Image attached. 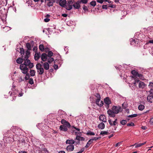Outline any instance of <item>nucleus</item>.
I'll use <instances>...</instances> for the list:
<instances>
[{"instance_id": "1", "label": "nucleus", "mask_w": 153, "mask_h": 153, "mask_svg": "<svg viewBox=\"0 0 153 153\" xmlns=\"http://www.w3.org/2000/svg\"><path fill=\"white\" fill-rule=\"evenodd\" d=\"M27 66L30 68H32L34 66L33 63L31 62L30 60L24 62L23 63L21 64L20 65V68L22 71L28 70Z\"/></svg>"}, {"instance_id": "2", "label": "nucleus", "mask_w": 153, "mask_h": 153, "mask_svg": "<svg viewBox=\"0 0 153 153\" xmlns=\"http://www.w3.org/2000/svg\"><path fill=\"white\" fill-rule=\"evenodd\" d=\"M25 56L23 55L22 56V58L19 57L16 60V62L19 64H22L23 61L25 62L26 61L29 60L28 59L30 55V53L28 51H26L25 52Z\"/></svg>"}, {"instance_id": "3", "label": "nucleus", "mask_w": 153, "mask_h": 153, "mask_svg": "<svg viewBox=\"0 0 153 153\" xmlns=\"http://www.w3.org/2000/svg\"><path fill=\"white\" fill-rule=\"evenodd\" d=\"M137 83L138 84L139 88L140 89H143L146 86V84H145L143 82L140 81L138 79H136L134 80L133 83L135 86H136Z\"/></svg>"}, {"instance_id": "4", "label": "nucleus", "mask_w": 153, "mask_h": 153, "mask_svg": "<svg viewBox=\"0 0 153 153\" xmlns=\"http://www.w3.org/2000/svg\"><path fill=\"white\" fill-rule=\"evenodd\" d=\"M42 65L40 63H38L36 65L37 73L39 75H42L44 72V69L42 67Z\"/></svg>"}, {"instance_id": "5", "label": "nucleus", "mask_w": 153, "mask_h": 153, "mask_svg": "<svg viewBox=\"0 0 153 153\" xmlns=\"http://www.w3.org/2000/svg\"><path fill=\"white\" fill-rule=\"evenodd\" d=\"M112 110L116 114L121 111L122 110V109L120 107L113 106L112 108Z\"/></svg>"}, {"instance_id": "6", "label": "nucleus", "mask_w": 153, "mask_h": 153, "mask_svg": "<svg viewBox=\"0 0 153 153\" xmlns=\"http://www.w3.org/2000/svg\"><path fill=\"white\" fill-rule=\"evenodd\" d=\"M107 113L109 117H115L116 114L112 110L110 109H108L107 111Z\"/></svg>"}, {"instance_id": "7", "label": "nucleus", "mask_w": 153, "mask_h": 153, "mask_svg": "<svg viewBox=\"0 0 153 153\" xmlns=\"http://www.w3.org/2000/svg\"><path fill=\"white\" fill-rule=\"evenodd\" d=\"M61 123L63 124V125H65L67 127L69 128L71 127V125L70 123L68 122L65 120L64 119H62L61 120Z\"/></svg>"}, {"instance_id": "8", "label": "nucleus", "mask_w": 153, "mask_h": 153, "mask_svg": "<svg viewBox=\"0 0 153 153\" xmlns=\"http://www.w3.org/2000/svg\"><path fill=\"white\" fill-rule=\"evenodd\" d=\"M117 119H116L115 120L113 121H112L111 119H109L108 120V122L111 126H115L118 124V123L117 122Z\"/></svg>"}, {"instance_id": "9", "label": "nucleus", "mask_w": 153, "mask_h": 153, "mask_svg": "<svg viewBox=\"0 0 153 153\" xmlns=\"http://www.w3.org/2000/svg\"><path fill=\"white\" fill-rule=\"evenodd\" d=\"M101 98L97 99L96 100L95 103L98 106L100 107H102L104 104L103 102L102 101H101L100 103H99L100 100Z\"/></svg>"}, {"instance_id": "10", "label": "nucleus", "mask_w": 153, "mask_h": 153, "mask_svg": "<svg viewBox=\"0 0 153 153\" xmlns=\"http://www.w3.org/2000/svg\"><path fill=\"white\" fill-rule=\"evenodd\" d=\"M131 73L133 75V76L131 77L132 78H134L135 80L136 79H136L138 73V72L137 71L135 70H133L131 71Z\"/></svg>"}, {"instance_id": "11", "label": "nucleus", "mask_w": 153, "mask_h": 153, "mask_svg": "<svg viewBox=\"0 0 153 153\" xmlns=\"http://www.w3.org/2000/svg\"><path fill=\"white\" fill-rule=\"evenodd\" d=\"M74 146L73 145H69L66 147V150L68 152L72 151L74 149Z\"/></svg>"}, {"instance_id": "12", "label": "nucleus", "mask_w": 153, "mask_h": 153, "mask_svg": "<svg viewBox=\"0 0 153 153\" xmlns=\"http://www.w3.org/2000/svg\"><path fill=\"white\" fill-rule=\"evenodd\" d=\"M41 59L43 61H46L48 59V56L47 54L43 53L41 56Z\"/></svg>"}, {"instance_id": "13", "label": "nucleus", "mask_w": 153, "mask_h": 153, "mask_svg": "<svg viewBox=\"0 0 153 153\" xmlns=\"http://www.w3.org/2000/svg\"><path fill=\"white\" fill-rule=\"evenodd\" d=\"M104 101L105 103L108 105V108L109 105L111 103L109 98L108 97H106L104 99Z\"/></svg>"}, {"instance_id": "14", "label": "nucleus", "mask_w": 153, "mask_h": 153, "mask_svg": "<svg viewBox=\"0 0 153 153\" xmlns=\"http://www.w3.org/2000/svg\"><path fill=\"white\" fill-rule=\"evenodd\" d=\"M59 129L61 131H66L68 130V128L65 125H61Z\"/></svg>"}, {"instance_id": "15", "label": "nucleus", "mask_w": 153, "mask_h": 153, "mask_svg": "<svg viewBox=\"0 0 153 153\" xmlns=\"http://www.w3.org/2000/svg\"><path fill=\"white\" fill-rule=\"evenodd\" d=\"M59 3V5L64 7L66 3V0H60Z\"/></svg>"}, {"instance_id": "16", "label": "nucleus", "mask_w": 153, "mask_h": 153, "mask_svg": "<svg viewBox=\"0 0 153 153\" xmlns=\"http://www.w3.org/2000/svg\"><path fill=\"white\" fill-rule=\"evenodd\" d=\"M80 2L79 1L73 4V6L76 9H79L80 7Z\"/></svg>"}, {"instance_id": "17", "label": "nucleus", "mask_w": 153, "mask_h": 153, "mask_svg": "<svg viewBox=\"0 0 153 153\" xmlns=\"http://www.w3.org/2000/svg\"><path fill=\"white\" fill-rule=\"evenodd\" d=\"M41 57V54L40 52L36 53L34 55V59L36 61L38 60Z\"/></svg>"}, {"instance_id": "18", "label": "nucleus", "mask_w": 153, "mask_h": 153, "mask_svg": "<svg viewBox=\"0 0 153 153\" xmlns=\"http://www.w3.org/2000/svg\"><path fill=\"white\" fill-rule=\"evenodd\" d=\"M105 116L103 115H101L99 117V119L100 120L102 121L105 122H106V119L105 118Z\"/></svg>"}, {"instance_id": "19", "label": "nucleus", "mask_w": 153, "mask_h": 153, "mask_svg": "<svg viewBox=\"0 0 153 153\" xmlns=\"http://www.w3.org/2000/svg\"><path fill=\"white\" fill-rule=\"evenodd\" d=\"M43 67L46 70H48L49 68V65L48 62H45L43 63Z\"/></svg>"}, {"instance_id": "20", "label": "nucleus", "mask_w": 153, "mask_h": 153, "mask_svg": "<svg viewBox=\"0 0 153 153\" xmlns=\"http://www.w3.org/2000/svg\"><path fill=\"white\" fill-rule=\"evenodd\" d=\"M75 143L74 141L73 140H67L66 141V144H69L73 145Z\"/></svg>"}, {"instance_id": "21", "label": "nucleus", "mask_w": 153, "mask_h": 153, "mask_svg": "<svg viewBox=\"0 0 153 153\" xmlns=\"http://www.w3.org/2000/svg\"><path fill=\"white\" fill-rule=\"evenodd\" d=\"M147 100L149 102L152 103L153 101V97L148 95L147 97Z\"/></svg>"}, {"instance_id": "22", "label": "nucleus", "mask_w": 153, "mask_h": 153, "mask_svg": "<svg viewBox=\"0 0 153 153\" xmlns=\"http://www.w3.org/2000/svg\"><path fill=\"white\" fill-rule=\"evenodd\" d=\"M55 2V0H51V1H49L47 3V5L50 7L53 5V4Z\"/></svg>"}, {"instance_id": "23", "label": "nucleus", "mask_w": 153, "mask_h": 153, "mask_svg": "<svg viewBox=\"0 0 153 153\" xmlns=\"http://www.w3.org/2000/svg\"><path fill=\"white\" fill-rule=\"evenodd\" d=\"M75 139L78 140V141H79L80 140H81V141L84 140L85 138L83 137H81L77 135V136H76V137Z\"/></svg>"}, {"instance_id": "24", "label": "nucleus", "mask_w": 153, "mask_h": 153, "mask_svg": "<svg viewBox=\"0 0 153 153\" xmlns=\"http://www.w3.org/2000/svg\"><path fill=\"white\" fill-rule=\"evenodd\" d=\"M98 126L99 128L101 129H102L105 128V125L102 122L98 125Z\"/></svg>"}, {"instance_id": "25", "label": "nucleus", "mask_w": 153, "mask_h": 153, "mask_svg": "<svg viewBox=\"0 0 153 153\" xmlns=\"http://www.w3.org/2000/svg\"><path fill=\"white\" fill-rule=\"evenodd\" d=\"M26 47L27 48V50L26 51H28L30 53L29 51L31 50V46L30 43H27L26 44Z\"/></svg>"}, {"instance_id": "26", "label": "nucleus", "mask_w": 153, "mask_h": 153, "mask_svg": "<svg viewBox=\"0 0 153 153\" xmlns=\"http://www.w3.org/2000/svg\"><path fill=\"white\" fill-rule=\"evenodd\" d=\"M30 76H33L35 75V71L33 70H30Z\"/></svg>"}, {"instance_id": "27", "label": "nucleus", "mask_w": 153, "mask_h": 153, "mask_svg": "<svg viewBox=\"0 0 153 153\" xmlns=\"http://www.w3.org/2000/svg\"><path fill=\"white\" fill-rule=\"evenodd\" d=\"M72 8V6L71 4H68L67 5H66V9L68 10H71Z\"/></svg>"}, {"instance_id": "28", "label": "nucleus", "mask_w": 153, "mask_h": 153, "mask_svg": "<svg viewBox=\"0 0 153 153\" xmlns=\"http://www.w3.org/2000/svg\"><path fill=\"white\" fill-rule=\"evenodd\" d=\"M39 48L41 51H43L45 49L44 46L43 45L41 44L39 45Z\"/></svg>"}, {"instance_id": "29", "label": "nucleus", "mask_w": 153, "mask_h": 153, "mask_svg": "<svg viewBox=\"0 0 153 153\" xmlns=\"http://www.w3.org/2000/svg\"><path fill=\"white\" fill-rule=\"evenodd\" d=\"M92 140L90 139L88 141V143H87V144L85 146V147L86 148H88L89 147V146L92 143Z\"/></svg>"}, {"instance_id": "30", "label": "nucleus", "mask_w": 153, "mask_h": 153, "mask_svg": "<svg viewBox=\"0 0 153 153\" xmlns=\"http://www.w3.org/2000/svg\"><path fill=\"white\" fill-rule=\"evenodd\" d=\"M145 108V106L142 104L140 105L138 107V108L139 110L140 111H142Z\"/></svg>"}, {"instance_id": "31", "label": "nucleus", "mask_w": 153, "mask_h": 153, "mask_svg": "<svg viewBox=\"0 0 153 153\" xmlns=\"http://www.w3.org/2000/svg\"><path fill=\"white\" fill-rule=\"evenodd\" d=\"M109 134V133L107 131H102L100 132V134L103 136L105 135H108Z\"/></svg>"}, {"instance_id": "32", "label": "nucleus", "mask_w": 153, "mask_h": 153, "mask_svg": "<svg viewBox=\"0 0 153 153\" xmlns=\"http://www.w3.org/2000/svg\"><path fill=\"white\" fill-rule=\"evenodd\" d=\"M53 55V53L51 51H50L48 52V54L47 55V56L49 57H51Z\"/></svg>"}, {"instance_id": "33", "label": "nucleus", "mask_w": 153, "mask_h": 153, "mask_svg": "<svg viewBox=\"0 0 153 153\" xmlns=\"http://www.w3.org/2000/svg\"><path fill=\"white\" fill-rule=\"evenodd\" d=\"M54 61V59L53 58L50 57L48 58V62L51 63Z\"/></svg>"}, {"instance_id": "34", "label": "nucleus", "mask_w": 153, "mask_h": 153, "mask_svg": "<svg viewBox=\"0 0 153 153\" xmlns=\"http://www.w3.org/2000/svg\"><path fill=\"white\" fill-rule=\"evenodd\" d=\"M90 4H91V5L93 7L95 6L96 5V1H91L90 3Z\"/></svg>"}, {"instance_id": "35", "label": "nucleus", "mask_w": 153, "mask_h": 153, "mask_svg": "<svg viewBox=\"0 0 153 153\" xmlns=\"http://www.w3.org/2000/svg\"><path fill=\"white\" fill-rule=\"evenodd\" d=\"M86 134L90 135H95V133L93 132L90 131L87 133Z\"/></svg>"}, {"instance_id": "36", "label": "nucleus", "mask_w": 153, "mask_h": 153, "mask_svg": "<svg viewBox=\"0 0 153 153\" xmlns=\"http://www.w3.org/2000/svg\"><path fill=\"white\" fill-rule=\"evenodd\" d=\"M20 53H21V55H24L25 52V51L23 48H20Z\"/></svg>"}, {"instance_id": "37", "label": "nucleus", "mask_w": 153, "mask_h": 153, "mask_svg": "<svg viewBox=\"0 0 153 153\" xmlns=\"http://www.w3.org/2000/svg\"><path fill=\"white\" fill-rule=\"evenodd\" d=\"M28 82L30 84L32 85L33 84L34 82L33 79L32 78H30Z\"/></svg>"}, {"instance_id": "38", "label": "nucleus", "mask_w": 153, "mask_h": 153, "mask_svg": "<svg viewBox=\"0 0 153 153\" xmlns=\"http://www.w3.org/2000/svg\"><path fill=\"white\" fill-rule=\"evenodd\" d=\"M137 114H132V115H128V117L132 118V117H137Z\"/></svg>"}, {"instance_id": "39", "label": "nucleus", "mask_w": 153, "mask_h": 153, "mask_svg": "<svg viewBox=\"0 0 153 153\" xmlns=\"http://www.w3.org/2000/svg\"><path fill=\"white\" fill-rule=\"evenodd\" d=\"M79 2H80V4H81V3H82L83 4H86L87 3L88 0H81L80 1H79Z\"/></svg>"}, {"instance_id": "40", "label": "nucleus", "mask_w": 153, "mask_h": 153, "mask_svg": "<svg viewBox=\"0 0 153 153\" xmlns=\"http://www.w3.org/2000/svg\"><path fill=\"white\" fill-rule=\"evenodd\" d=\"M120 123L122 125H124L126 123L127 121L126 120H123L121 121Z\"/></svg>"}, {"instance_id": "41", "label": "nucleus", "mask_w": 153, "mask_h": 153, "mask_svg": "<svg viewBox=\"0 0 153 153\" xmlns=\"http://www.w3.org/2000/svg\"><path fill=\"white\" fill-rule=\"evenodd\" d=\"M74 2V0H69L68 1V4H71V5H72H72H73V3Z\"/></svg>"}, {"instance_id": "42", "label": "nucleus", "mask_w": 153, "mask_h": 153, "mask_svg": "<svg viewBox=\"0 0 153 153\" xmlns=\"http://www.w3.org/2000/svg\"><path fill=\"white\" fill-rule=\"evenodd\" d=\"M26 76L25 77V79L26 80H27L29 79L30 76L29 74V73H27L26 74Z\"/></svg>"}, {"instance_id": "43", "label": "nucleus", "mask_w": 153, "mask_h": 153, "mask_svg": "<svg viewBox=\"0 0 153 153\" xmlns=\"http://www.w3.org/2000/svg\"><path fill=\"white\" fill-rule=\"evenodd\" d=\"M94 95L97 98V99L101 98L100 95L98 93H95Z\"/></svg>"}, {"instance_id": "44", "label": "nucleus", "mask_w": 153, "mask_h": 153, "mask_svg": "<svg viewBox=\"0 0 153 153\" xmlns=\"http://www.w3.org/2000/svg\"><path fill=\"white\" fill-rule=\"evenodd\" d=\"M150 96H152L153 97V90L152 89H151L150 91H149Z\"/></svg>"}, {"instance_id": "45", "label": "nucleus", "mask_w": 153, "mask_h": 153, "mask_svg": "<svg viewBox=\"0 0 153 153\" xmlns=\"http://www.w3.org/2000/svg\"><path fill=\"white\" fill-rule=\"evenodd\" d=\"M127 125L128 126H134V123L132 122H131V123H128L127 124Z\"/></svg>"}, {"instance_id": "46", "label": "nucleus", "mask_w": 153, "mask_h": 153, "mask_svg": "<svg viewBox=\"0 0 153 153\" xmlns=\"http://www.w3.org/2000/svg\"><path fill=\"white\" fill-rule=\"evenodd\" d=\"M37 49H38V48H37V47H34L33 48V51L36 53L37 52Z\"/></svg>"}, {"instance_id": "47", "label": "nucleus", "mask_w": 153, "mask_h": 153, "mask_svg": "<svg viewBox=\"0 0 153 153\" xmlns=\"http://www.w3.org/2000/svg\"><path fill=\"white\" fill-rule=\"evenodd\" d=\"M73 132L76 135V136L78 135V134H81L80 132L76 131H73Z\"/></svg>"}, {"instance_id": "48", "label": "nucleus", "mask_w": 153, "mask_h": 153, "mask_svg": "<svg viewBox=\"0 0 153 153\" xmlns=\"http://www.w3.org/2000/svg\"><path fill=\"white\" fill-rule=\"evenodd\" d=\"M24 79H23L22 77L20 76V77L19 79V82H21L22 81H24Z\"/></svg>"}, {"instance_id": "49", "label": "nucleus", "mask_w": 153, "mask_h": 153, "mask_svg": "<svg viewBox=\"0 0 153 153\" xmlns=\"http://www.w3.org/2000/svg\"><path fill=\"white\" fill-rule=\"evenodd\" d=\"M100 137H94L93 139H91V140H92V142H93V141L94 140H98L99 138H100Z\"/></svg>"}, {"instance_id": "50", "label": "nucleus", "mask_w": 153, "mask_h": 153, "mask_svg": "<svg viewBox=\"0 0 153 153\" xmlns=\"http://www.w3.org/2000/svg\"><path fill=\"white\" fill-rule=\"evenodd\" d=\"M108 7H111L112 8H114L115 7V6L113 4H108Z\"/></svg>"}, {"instance_id": "51", "label": "nucleus", "mask_w": 153, "mask_h": 153, "mask_svg": "<svg viewBox=\"0 0 153 153\" xmlns=\"http://www.w3.org/2000/svg\"><path fill=\"white\" fill-rule=\"evenodd\" d=\"M105 1V0H97V1L98 3H99L101 4H102L103 3V2Z\"/></svg>"}, {"instance_id": "52", "label": "nucleus", "mask_w": 153, "mask_h": 153, "mask_svg": "<svg viewBox=\"0 0 153 153\" xmlns=\"http://www.w3.org/2000/svg\"><path fill=\"white\" fill-rule=\"evenodd\" d=\"M53 67L56 70L58 69V66L57 65L54 64L53 65Z\"/></svg>"}, {"instance_id": "53", "label": "nucleus", "mask_w": 153, "mask_h": 153, "mask_svg": "<svg viewBox=\"0 0 153 153\" xmlns=\"http://www.w3.org/2000/svg\"><path fill=\"white\" fill-rule=\"evenodd\" d=\"M107 5H106L102 6V8L103 9H107Z\"/></svg>"}, {"instance_id": "54", "label": "nucleus", "mask_w": 153, "mask_h": 153, "mask_svg": "<svg viewBox=\"0 0 153 153\" xmlns=\"http://www.w3.org/2000/svg\"><path fill=\"white\" fill-rule=\"evenodd\" d=\"M122 107L123 108L125 109L127 107V105L124 103L122 104Z\"/></svg>"}, {"instance_id": "55", "label": "nucleus", "mask_w": 153, "mask_h": 153, "mask_svg": "<svg viewBox=\"0 0 153 153\" xmlns=\"http://www.w3.org/2000/svg\"><path fill=\"white\" fill-rule=\"evenodd\" d=\"M28 71V70L22 71V72L24 74H26L28 73H27Z\"/></svg>"}, {"instance_id": "56", "label": "nucleus", "mask_w": 153, "mask_h": 153, "mask_svg": "<svg viewBox=\"0 0 153 153\" xmlns=\"http://www.w3.org/2000/svg\"><path fill=\"white\" fill-rule=\"evenodd\" d=\"M84 148H83L81 149L80 151L77 152L76 153H82L84 151Z\"/></svg>"}, {"instance_id": "57", "label": "nucleus", "mask_w": 153, "mask_h": 153, "mask_svg": "<svg viewBox=\"0 0 153 153\" xmlns=\"http://www.w3.org/2000/svg\"><path fill=\"white\" fill-rule=\"evenodd\" d=\"M83 9L84 10H88L87 6L84 5L83 7Z\"/></svg>"}, {"instance_id": "58", "label": "nucleus", "mask_w": 153, "mask_h": 153, "mask_svg": "<svg viewBox=\"0 0 153 153\" xmlns=\"http://www.w3.org/2000/svg\"><path fill=\"white\" fill-rule=\"evenodd\" d=\"M50 20V19L48 18H46L44 19V21L46 22H48Z\"/></svg>"}, {"instance_id": "59", "label": "nucleus", "mask_w": 153, "mask_h": 153, "mask_svg": "<svg viewBox=\"0 0 153 153\" xmlns=\"http://www.w3.org/2000/svg\"><path fill=\"white\" fill-rule=\"evenodd\" d=\"M142 76V74L138 73L137 77H139L140 78H141Z\"/></svg>"}, {"instance_id": "60", "label": "nucleus", "mask_w": 153, "mask_h": 153, "mask_svg": "<svg viewBox=\"0 0 153 153\" xmlns=\"http://www.w3.org/2000/svg\"><path fill=\"white\" fill-rule=\"evenodd\" d=\"M141 128L143 130H146L147 129V127L146 126H142L141 127Z\"/></svg>"}, {"instance_id": "61", "label": "nucleus", "mask_w": 153, "mask_h": 153, "mask_svg": "<svg viewBox=\"0 0 153 153\" xmlns=\"http://www.w3.org/2000/svg\"><path fill=\"white\" fill-rule=\"evenodd\" d=\"M141 146V144L140 143H139V144H137V145H136V146H135V147L136 148H137V147H140Z\"/></svg>"}, {"instance_id": "62", "label": "nucleus", "mask_w": 153, "mask_h": 153, "mask_svg": "<svg viewBox=\"0 0 153 153\" xmlns=\"http://www.w3.org/2000/svg\"><path fill=\"white\" fill-rule=\"evenodd\" d=\"M62 16L64 17H66L67 16V14L65 13L62 14Z\"/></svg>"}, {"instance_id": "63", "label": "nucleus", "mask_w": 153, "mask_h": 153, "mask_svg": "<svg viewBox=\"0 0 153 153\" xmlns=\"http://www.w3.org/2000/svg\"><path fill=\"white\" fill-rule=\"evenodd\" d=\"M121 143V142H119L117 143L115 145V146L116 147L118 146Z\"/></svg>"}, {"instance_id": "64", "label": "nucleus", "mask_w": 153, "mask_h": 153, "mask_svg": "<svg viewBox=\"0 0 153 153\" xmlns=\"http://www.w3.org/2000/svg\"><path fill=\"white\" fill-rule=\"evenodd\" d=\"M150 122L153 124V117L150 119Z\"/></svg>"}]
</instances>
